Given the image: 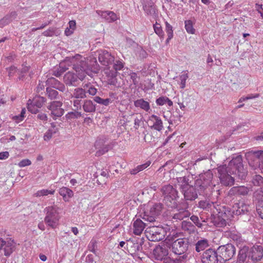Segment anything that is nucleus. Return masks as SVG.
I'll list each match as a JSON object with an SVG mask.
<instances>
[{
    "mask_svg": "<svg viewBox=\"0 0 263 263\" xmlns=\"http://www.w3.org/2000/svg\"><path fill=\"white\" fill-rule=\"evenodd\" d=\"M73 65V69L78 74L77 77L71 72L66 73L64 77V81L66 84L68 85H75L77 81V78L83 80L86 74H88V66L86 63V59L80 54H76L74 57H67L65 60L60 63L58 71H54V75L56 77L60 76L62 73L65 72L68 67L67 66Z\"/></svg>",
    "mask_w": 263,
    "mask_h": 263,
    "instance_id": "1",
    "label": "nucleus"
},
{
    "mask_svg": "<svg viewBox=\"0 0 263 263\" xmlns=\"http://www.w3.org/2000/svg\"><path fill=\"white\" fill-rule=\"evenodd\" d=\"M242 160L240 156L233 158L229 163L228 166L223 165L217 168L218 177L220 182L224 185H232L234 179L228 173L237 175L239 178L244 179L247 174V170L242 165Z\"/></svg>",
    "mask_w": 263,
    "mask_h": 263,
    "instance_id": "2",
    "label": "nucleus"
},
{
    "mask_svg": "<svg viewBox=\"0 0 263 263\" xmlns=\"http://www.w3.org/2000/svg\"><path fill=\"white\" fill-rule=\"evenodd\" d=\"M239 260L244 261L248 257L253 261L260 260L263 256V247L261 245H254L249 250L247 247L241 248L238 254Z\"/></svg>",
    "mask_w": 263,
    "mask_h": 263,
    "instance_id": "3",
    "label": "nucleus"
},
{
    "mask_svg": "<svg viewBox=\"0 0 263 263\" xmlns=\"http://www.w3.org/2000/svg\"><path fill=\"white\" fill-rule=\"evenodd\" d=\"M45 210L46 215L45 217V223L52 229L57 228L59 224L60 216L59 212V208L55 205L47 207Z\"/></svg>",
    "mask_w": 263,
    "mask_h": 263,
    "instance_id": "4",
    "label": "nucleus"
},
{
    "mask_svg": "<svg viewBox=\"0 0 263 263\" xmlns=\"http://www.w3.org/2000/svg\"><path fill=\"white\" fill-rule=\"evenodd\" d=\"M246 157L251 167L263 172V151H249L246 153Z\"/></svg>",
    "mask_w": 263,
    "mask_h": 263,
    "instance_id": "5",
    "label": "nucleus"
},
{
    "mask_svg": "<svg viewBox=\"0 0 263 263\" xmlns=\"http://www.w3.org/2000/svg\"><path fill=\"white\" fill-rule=\"evenodd\" d=\"M177 181L179 186L182 190L186 200H193L197 197L196 189L188 184L185 177H180L177 179Z\"/></svg>",
    "mask_w": 263,
    "mask_h": 263,
    "instance_id": "6",
    "label": "nucleus"
},
{
    "mask_svg": "<svg viewBox=\"0 0 263 263\" xmlns=\"http://www.w3.org/2000/svg\"><path fill=\"white\" fill-rule=\"evenodd\" d=\"M154 258L158 260H163L164 263H180V259H173L168 256V250L164 245L157 246L153 251Z\"/></svg>",
    "mask_w": 263,
    "mask_h": 263,
    "instance_id": "7",
    "label": "nucleus"
},
{
    "mask_svg": "<svg viewBox=\"0 0 263 263\" xmlns=\"http://www.w3.org/2000/svg\"><path fill=\"white\" fill-rule=\"evenodd\" d=\"M165 203L172 208L177 207V191L171 185H165L162 189Z\"/></svg>",
    "mask_w": 263,
    "mask_h": 263,
    "instance_id": "8",
    "label": "nucleus"
},
{
    "mask_svg": "<svg viewBox=\"0 0 263 263\" xmlns=\"http://www.w3.org/2000/svg\"><path fill=\"white\" fill-rule=\"evenodd\" d=\"M216 252L219 258V261H226L231 259L236 252L235 247L231 243L219 246Z\"/></svg>",
    "mask_w": 263,
    "mask_h": 263,
    "instance_id": "9",
    "label": "nucleus"
},
{
    "mask_svg": "<svg viewBox=\"0 0 263 263\" xmlns=\"http://www.w3.org/2000/svg\"><path fill=\"white\" fill-rule=\"evenodd\" d=\"M145 233L147 237L153 241L162 240L166 234V231L163 228L157 226H150L147 228Z\"/></svg>",
    "mask_w": 263,
    "mask_h": 263,
    "instance_id": "10",
    "label": "nucleus"
},
{
    "mask_svg": "<svg viewBox=\"0 0 263 263\" xmlns=\"http://www.w3.org/2000/svg\"><path fill=\"white\" fill-rule=\"evenodd\" d=\"M213 174L210 171L206 172L200 177V179L196 181V186L198 188L199 194L203 192L212 183Z\"/></svg>",
    "mask_w": 263,
    "mask_h": 263,
    "instance_id": "11",
    "label": "nucleus"
},
{
    "mask_svg": "<svg viewBox=\"0 0 263 263\" xmlns=\"http://www.w3.org/2000/svg\"><path fill=\"white\" fill-rule=\"evenodd\" d=\"M188 247V241L185 238L177 239L172 243V251L177 255H181L185 253Z\"/></svg>",
    "mask_w": 263,
    "mask_h": 263,
    "instance_id": "12",
    "label": "nucleus"
},
{
    "mask_svg": "<svg viewBox=\"0 0 263 263\" xmlns=\"http://www.w3.org/2000/svg\"><path fill=\"white\" fill-rule=\"evenodd\" d=\"M162 209V204L156 203L154 204L149 209V211L145 212L143 219L150 222L155 221L156 217L160 214Z\"/></svg>",
    "mask_w": 263,
    "mask_h": 263,
    "instance_id": "13",
    "label": "nucleus"
},
{
    "mask_svg": "<svg viewBox=\"0 0 263 263\" xmlns=\"http://www.w3.org/2000/svg\"><path fill=\"white\" fill-rule=\"evenodd\" d=\"M115 71L105 72L107 76L108 77V83L110 85H116L117 82L116 77L117 76V71L121 70L124 67V63L122 60H116L114 64Z\"/></svg>",
    "mask_w": 263,
    "mask_h": 263,
    "instance_id": "14",
    "label": "nucleus"
},
{
    "mask_svg": "<svg viewBox=\"0 0 263 263\" xmlns=\"http://www.w3.org/2000/svg\"><path fill=\"white\" fill-rule=\"evenodd\" d=\"M98 60L100 63L104 66H108L115 61V58L111 53L105 50L98 51Z\"/></svg>",
    "mask_w": 263,
    "mask_h": 263,
    "instance_id": "15",
    "label": "nucleus"
},
{
    "mask_svg": "<svg viewBox=\"0 0 263 263\" xmlns=\"http://www.w3.org/2000/svg\"><path fill=\"white\" fill-rule=\"evenodd\" d=\"M218 256L216 252L212 249L206 250L202 254V263H217L219 260Z\"/></svg>",
    "mask_w": 263,
    "mask_h": 263,
    "instance_id": "16",
    "label": "nucleus"
},
{
    "mask_svg": "<svg viewBox=\"0 0 263 263\" xmlns=\"http://www.w3.org/2000/svg\"><path fill=\"white\" fill-rule=\"evenodd\" d=\"M62 103L60 101H53L48 106V108L51 111L53 119L62 116L64 114V109L61 108Z\"/></svg>",
    "mask_w": 263,
    "mask_h": 263,
    "instance_id": "17",
    "label": "nucleus"
},
{
    "mask_svg": "<svg viewBox=\"0 0 263 263\" xmlns=\"http://www.w3.org/2000/svg\"><path fill=\"white\" fill-rule=\"evenodd\" d=\"M147 124L151 128L158 131L161 130L163 127V123L160 118L154 115L149 117Z\"/></svg>",
    "mask_w": 263,
    "mask_h": 263,
    "instance_id": "18",
    "label": "nucleus"
},
{
    "mask_svg": "<svg viewBox=\"0 0 263 263\" xmlns=\"http://www.w3.org/2000/svg\"><path fill=\"white\" fill-rule=\"evenodd\" d=\"M96 12L98 15L108 22H114L119 18L117 14L112 11L97 10Z\"/></svg>",
    "mask_w": 263,
    "mask_h": 263,
    "instance_id": "19",
    "label": "nucleus"
},
{
    "mask_svg": "<svg viewBox=\"0 0 263 263\" xmlns=\"http://www.w3.org/2000/svg\"><path fill=\"white\" fill-rule=\"evenodd\" d=\"M4 254L5 256H9L14 251L15 249V243L13 240L11 238L7 239L4 240V245H3Z\"/></svg>",
    "mask_w": 263,
    "mask_h": 263,
    "instance_id": "20",
    "label": "nucleus"
},
{
    "mask_svg": "<svg viewBox=\"0 0 263 263\" xmlns=\"http://www.w3.org/2000/svg\"><path fill=\"white\" fill-rule=\"evenodd\" d=\"M249 210V206L243 202L235 203L233 206V213L235 215L245 214Z\"/></svg>",
    "mask_w": 263,
    "mask_h": 263,
    "instance_id": "21",
    "label": "nucleus"
},
{
    "mask_svg": "<svg viewBox=\"0 0 263 263\" xmlns=\"http://www.w3.org/2000/svg\"><path fill=\"white\" fill-rule=\"evenodd\" d=\"M59 193L65 202L69 201L74 195L73 192L71 190L65 186L59 189Z\"/></svg>",
    "mask_w": 263,
    "mask_h": 263,
    "instance_id": "22",
    "label": "nucleus"
},
{
    "mask_svg": "<svg viewBox=\"0 0 263 263\" xmlns=\"http://www.w3.org/2000/svg\"><path fill=\"white\" fill-rule=\"evenodd\" d=\"M146 224L144 223L141 219H137L133 223V232L135 235H140L144 228Z\"/></svg>",
    "mask_w": 263,
    "mask_h": 263,
    "instance_id": "23",
    "label": "nucleus"
},
{
    "mask_svg": "<svg viewBox=\"0 0 263 263\" xmlns=\"http://www.w3.org/2000/svg\"><path fill=\"white\" fill-rule=\"evenodd\" d=\"M249 191L248 189L244 186H234L230 191V194L237 195H246Z\"/></svg>",
    "mask_w": 263,
    "mask_h": 263,
    "instance_id": "24",
    "label": "nucleus"
},
{
    "mask_svg": "<svg viewBox=\"0 0 263 263\" xmlns=\"http://www.w3.org/2000/svg\"><path fill=\"white\" fill-rule=\"evenodd\" d=\"M58 127L53 123H51L50 128L44 134V140L49 141L54 134L58 133Z\"/></svg>",
    "mask_w": 263,
    "mask_h": 263,
    "instance_id": "25",
    "label": "nucleus"
},
{
    "mask_svg": "<svg viewBox=\"0 0 263 263\" xmlns=\"http://www.w3.org/2000/svg\"><path fill=\"white\" fill-rule=\"evenodd\" d=\"M195 24V21L187 20L184 21V28L186 31L191 34H194L196 33V29L194 27Z\"/></svg>",
    "mask_w": 263,
    "mask_h": 263,
    "instance_id": "26",
    "label": "nucleus"
},
{
    "mask_svg": "<svg viewBox=\"0 0 263 263\" xmlns=\"http://www.w3.org/2000/svg\"><path fill=\"white\" fill-rule=\"evenodd\" d=\"M134 105L136 107H140L146 111H148L150 109L149 103L143 99L135 101L134 102Z\"/></svg>",
    "mask_w": 263,
    "mask_h": 263,
    "instance_id": "27",
    "label": "nucleus"
},
{
    "mask_svg": "<svg viewBox=\"0 0 263 263\" xmlns=\"http://www.w3.org/2000/svg\"><path fill=\"white\" fill-rule=\"evenodd\" d=\"M83 108L85 112H92L96 110L95 105L93 104L91 100H85L84 102Z\"/></svg>",
    "mask_w": 263,
    "mask_h": 263,
    "instance_id": "28",
    "label": "nucleus"
},
{
    "mask_svg": "<svg viewBox=\"0 0 263 263\" xmlns=\"http://www.w3.org/2000/svg\"><path fill=\"white\" fill-rule=\"evenodd\" d=\"M181 228L182 230L189 233H191L195 231V227L190 221H183L181 223Z\"/></svg>",
    "mask_w": 263,
    "mask_h": 263,
    "instance_id": "29",
    "label": "nucleus"
},
{
    "mask_svg": "<svg viewBox=\"0 0 263 263\" xmlns=\"http://www.w3.org/2000/svg\"><path fill=\"white\" fill-rule=\"evenodd\" d=\"M156 103L157 105L162 106L164 104H167V105L170 107L173 106V102L168 99L167 97L162 96L157 99L156 100Z\"/></svg>",
    "mask_w": 263,
    "mask_h": 263,
    "instance_id": "30",
    "label": "nucleus"
},
{
    "mask_svg": "<svg viewBox=\"0 0 263 263\" xmlns=\"http://www.w3.org/2000/svg\"><path fill=\"white\" fill-rule=\"evenodd\" d=\"M16 13L14 12H11L10 15H6L1 20H0V27L3 28L5 26L9 24L14 18Z\"/></svg>",
    "mask_w": 263,
    "mask_h": 263,
    "instance_id": "31",
    "label": "nucleus"
},
{
    "mask_svg": "<svg viewBox=\"0 0 263 263\" xmlns=\"http://www.w3.org/2000/svg\"><path fill=\"white\" fill-rule=\"evenodd\" d=\"M252 183L256 186H260V192L263 196V177L259 175H255L252 180Z\"/></svg>",
    "mask_w": 263,
    "mask_h": 263,
    "instance_id": "32",
    "label": "nucleus"
},
{
    "mask_svg": "<svg viewBox=\"0 0 263 263\" xmlns=\"http://www.w3.org/2000/svg\"><path fill=\"white\" fill-rule=\"evenodd\" d=\"M54 193V190L42 189L34 193L33 196L36 197H40L47 196L49 194L53 195Z\"/></svg>",
    "mask_w": 263,
    "mask_h": 263,
    "instance_id": "33",
    "label": "nucleus"
},
{
    "mask_svg": "<svg viewBox=\"0 0 263 263\" xmlns=\"http://www.w3.org/2000/svg\"><path fill=\"white\" fill-rule=\"evenodd\" d=\"M178 213H176L173 216V218L176 219L182 220L184 218L187 217L190 215V213L186 210H180Z\"/></svg>",
    "mask_w": 263,
    "mask_h": 263,
    "instance_id": "34",
    "label": "nucleus"
},
{
    "mask_svg": "<svg viewBox=\"0 0 263 263\" xmlns=\"http://www.w3.org/2000/svg\"><path fill=\"white\" fill-rule=\"evenodd\" d=\"M72 96L77 99H83L86 97V92L81 88H77L74 90Z\"/></svg>",
    "mask_w": 263,
    "mask_h": 263,
    "instance_id": "35",
    "label": "nucleus"
},
{
    "mask_svg": "<svg viewBox=\"0 0 263 263\" xmlns=\"http://www.w3.org/2000/svg\"><path fill=\"white\" fill-rule=\"evenodd\" d=\"M189 78L188 74L186 71L183 72L179 76V79L180 81L179 85L180 86V88L181 89H183L185 88L186 85V81Z\"/></svg>",
    "mask_w": 263,
    "mask_h": 263,
    "instance_id": "36",
    "label": "nucleus"
},
{
    "mask_svg": "<svg viewBox=\"0 0 263 263\" xmlns=\"http://www.w3.org/2000/svg\"><path fill=\"white\" fill-rule=\"evenodd\" d=\"M76 23L74 21H70L69 22V27H67L65 30V34L67 36L70 35L76 29Z\"/></svg>",
    "mask_w": 263,
    "mask_h": 263,
    "instance_id": "37",
    "label": "nucleus"
},
{
    "mask_svg": "<svg viewBox=\"0 0 263 263\" xmlns=\"http://www.w3.org/2000/svg\"><path fill=\"white\" fill-rule=\"evenodd\" d=\"M208 246V243L206 240H199L196 245V250L199 252L204 249Z\"/></svg>",
    "mask_w": 263,
    "mask_h": 263,
    "instance_id": "38",
    "label": "nucleus"
},
{
    "mask_svg": "<svg viewBox=\"0 0 263 263\" xmlns=\"http://www.w3.org/2000/svg\"><path fill=\"white\" fill-rule=\"evenodd\" d=\"M154 29L155 32L161 38L163 39L164 37V32L162 30L161 26L160 24L156 23L154 25Z\"/></svg>",
    "mask_w": 263,
    "mask_h": 263,
    "instance_id": "39",
    "label": "nucleus"
},
{
    "mask_svg": "<svg viewBox=\"0 0 263 263\" xmlns=\"http://www.w3.org/2000/svg\"><path fill=\"white\" fill-rule=\"evenodd\" d=\"M27 108L28 110L32 114H36L39 110V108L34 105L31 100H29L28 101Z\"/></svg>",
    "mask_w": 263,
    "mask_h": 263,
    "instance_id": "40",
    "label": "nucleus"
},
{
    "mask_svg": "<svg viewBox=\"0 0 263 263\" xmlns=\"http://www.w3.org/2000/svg\"><path fill=\"white\" fill-rule=\"evenodd\" d=\"M34 105L39 108H40L45 102V99L41 97H36L32 101Z\"/></svg>",
    "mask_w": 263,
    "mask_h": 263,
    "instance_id": "41",
    "label": "nucleus"
},
{
    "mask_svg": "<svg viewBox=\"0 0 263 263\" xmlns=\"http://www.w3.org/2000/svg\"><path fill=\"white\" fill-rule=\"evenodd\" d=\"M143 1L144 2H146L147 3H149L150 4H151L150 0H143ZM143 9L147 14H151L153 12H154V8L152 5H148V6L145 5L143 6Z\"/></svg>",
    "mask_w": 263,
    "mask_h": 263,
    "instance_id": "42",
    "label": "nucleus"
},
{
    "mask_svg": "<svg viewBox=\"0 0 263 263\" xmlns=\"http://www.w3.org/2000/svg\"><path fill=\"white\" fill-rule=\"evenodd\" d=\"M95 102L99 104H103L105 106L109 105L111 103V100L109 99H103L99 97H96L94 99Z\"/></svg>",
    "mask_w": 263,
    "mask_h": 263,
    "instance_id": "43",
    "label": "nucleus"
},
{
    "mask_svg": "<svg viewBox=\"0 0 263 263\" xmlns=\"http://www.w3.org/2000/svg\"><path fill=\"white\" fill-rule=\"evenodd\" d=\"M256 210L259 216L263 219V196L259 201L258 204L256 208Z\"/></svg>",
    "mask_w": 263,
    "mask_h": 263,
    "instance_id": "44",
    "label": "nucleus"
},
{
    "mask_svg": "<svg viewBox=\"0 0 263 263\" xmlns=\"http://www.w3.org/2000/svg\"><path fill=\"white\" fill-rule=\"evenodd\" d=\"M82 116L81 112L79 111H72L68 112L66 117L68 119H76L79 118Z\"/></svg>",
    "mask_w": 263,
    "mask_h": 263,
    "instance_id": "45",
    "label": "nucleus"
},
{
    "mask_svg": "<svg viewBox=\"0 0 263 263\" xmlns=\"http://www.w3.org/2000/svg\"><path fill=\"white\" fill-rule=\"evenodd\" d=\"M166 28L165 30L169 36V39H172L173 37V30L172 26L167 22H165Z\"/></svg>",
    "mask_w": 263,
    "mask_h": 263,
    "instance_id": "46",
    "label": "nucleus"
},
{
    "mask_svg": "<svg viewBox=\"0 0 263 263\" xmlns=\"http://www.w3.org/2000/svg\"><path fill=\"white\" fill-rule=\"evenodd\" d=\"M31 162L28 159H25L21 160L18 163V166L20 167H23L26 166L31 165Z\"/></svg>",
    "mask_w": 263,
    "mask_h": 263,
    "instance_id": "47",
    "label": "nucleus"
},
{
    "mask_svg": "<svg viewBox=\"0 0 263 263\" xmlns=\"http://www.w3.org/2000/svg\"><path fill=\"white\" fill-rule=\"evenodd\" d=\"M51 80L53 82H55V85H58L54 86L55 88L60 90L61 91H63L65 90V86L63 84H61L59 81L56 80L55 79H51Z\"/></svg>",
    "mask_w": 263,
    "mask_h": 263,
    "instance_id": "48",
    "label": "nucleus"
},
{
    "mask_svg": "<svg viewBox=\"0 0 263 263\" xmlns=\"http://www.w3.org/2000/svg\"><path fill=\"white\" fill-rule=\"evenodd\" d=\"M47 90L48 91V96L49 97H50L51 99L56 98L58 95V92L57 90L48 88L47 89Z\"/></svg>",
    "mask_w": 263,
    "mask_h": 263,
    "instance_id": "49",
    "label": "nucleus"
},
{
    "mask_svg": "<svg viewBox=\"0 0 263 263\" xmlns=\"http://www.w3.org/2000/svg\"><path fill=\"white\" fill-rule=\"evenodd\" d=\"M151 162L150 161H147L146 163L143 164H141V165H139L138 166H137V168L139 170V172H141L142 171H143V170L145 169L146 168H147L148 166H149V165L151 164Z\"/></svg>",
    "mask_w": 263,
    "mask_h": 263,
    "instance_id": "50",
    "label": "nucleus"
},
{
    "mask_svg": "<svg viewBox=\"0 0 263 263\" xmlns=\"http://www.w3.org/2000/svg\"><path fill=\"white\" fill-rule=\"evenodd\" d=\"M9 76H13L17 71L16 68L15 66H11L8 68Z\"/></svg>",
    "mask_w": 263,
    "mask_h": 263,
    "instance_id": "51",
    "label": "nucleus"
},
{
    "mask_svg": "<svg viewBox=\"0 0 263 263\" xmlns=\"http://www.w3.org/2000/svg\"><path fill=\"white\" fill-rule=\"evenodd\" d=\"M130 78L133 80L134 84L135 85L137 84L138 83V81L137 80L138 77L137 74L135 72H132L130 73Z\"/></svg>",
    "mask_w": 263,
    "mask_h": 263,
    "instance_id": "52",
    "label": "nucleus"
},
{
    "mask_svg": "<svg viewBox=\"0 0 263 263\" xmlns=\"http://www.w3.org/2000/svg\"><path fill=\"white\" fill-rule=\"evenodd\" d=\"M24 118L22 117L20 115L17 116H14L12 117V119L16 123H18L24 120Z\"/></svg>",
    "mask_w": 263,
    "mask_h": 263,
    "instance_id": "53",
    "label": "nucleus"
},
{
    "mask_svg": "<svg viewBox=\"0 0 263 263\" xmlns=\"http://www.w3.org/2000/svg\"><path fill=\"white\" fill-rule=\"evenodd\" d=\"M9 154L8 152L0 153V160H5L8 158Z\"/></svg>",
    "mask_w": 263,
    "mask_h": 263,
    "instance_id": "54",
    "label": "nucleus"
},
{
    "mask_svg": "<svg viewBox=\"0 0 263 263\" xmlns=\"http://www.w3.org/2000/svg\"><path fill=\"white\" fill-rule=\"evenodd\" d=\"M97 91V90L96 88H95L93 86H90L89 87V89L88 90V92L92 96H94L96 94Z\"/></svg>",
    "mask_w": 263,
    "mask_h": 263,
    "instance_id": "55",
    "label": "nucleus"
},
{
    "mask_svg": "<svg viewBox=\"0 0 263 263\" xmlns=\"http://www.w3.org/2000/svg\"><path fill=\"white\" fill-rule=\"evenodd\" d=\"M37 118H39V119H40L42 121H46L47 120L48 117H47V116L45 114L41 113V114H39L37 115Z\"/></svg>",
    "mask_w": 263,
    "mask_h": 263,
    "instance_id": "56",
    "label": "nucleus"
},
{
    "mask_svg": "<svg viewBox=\"0 0 263 263\" xmlns=\"http://www.w3.org/2000/svg\"><path fill=\"white\" fill-rule=\"evenodd\" d=\"M54 34V31L53 29H49L48 30H46L43 32V34L45 36H51L53 35Z\"/></svg>",
    "mask_w": 263,
    "mask_h": 263,
    "instance_id": "57",
    "label": "nucleus"
},
{
    "mask_svg": "<svg viewBox=\"0 0 263 263\" xmlns=\"http://www.w3.org/2000/svg\"><path fill=\"white\" fill-rule=\"evenodd\" d=\"M95 245H96V243L94 241H90L89 246H88V248H89V250L91 251V252H95Z\"/></svg>",
    "mask_w": 263,
    "mask_h": 263,
    "instance_id": "58",
    "label": "nucleus"
},
{
    "mask_svg": "<svg viewBox=\"0 0 263 263\" xmlns=\"http://www.w3.org/2000/svg\"><path fill=\"white\" fill-rule=\"evenodd\" d=\"M73 105L77 108H81V101L79 100H76L73 101Z\"/></svg>",
    "mask_w": 263,
    "mask_h": 263,
    "instance_id": "59",
    "label": "nucleus"
},
{
    "mask_svg": "<svg viewBox=\"0 0 263 263\" xmlns=\"http://www.w3.org/2000/svg\"><path fill=\"white\" fill-rule=\"evenodd\" d=\"M259 95L257 93V94H255V95H250L248 96H247V100H249V99H255V98H257L258 97H259Z\"/></svg>",
    "mask_w": 263,
    "mask_h": 263,
    "instance_id": "60",
    "label": "nucleus"
},
{
    "mask_svg": "<svg viewBox=\"0 0 263 263\" xmlns=\"http://www.w3.org/2000/svg\"><path fill=\"white\" fill-rule=\"evenodd\" d=\"M256 9L259 13L261 10H262V4H256Z\"/></svg>",
    "mask_w": 263,
    "mask_h": 263,
    "instance_id": "61",
    "label": "nucleus"
},
{
    "mask_svg": "<svg viewBox=\"0 0 263 263\" xmlns=\"http://www.w3.org/2000/svg\"><path fill=\"white\" fill-rule=\"evenodd\" d=\"M130 172L131 174L135 175L140 172H139V170L138 169L137 167H136V168L131 170L130 171Z\"/></svg>",
    "mask_w": 263,
    "mask_h": 263,
    "instance_id": "62",
    "label": "nucleus"
},
{
    "mask_svg": "<svg viewBox=\"0 0 263 263\" xmlns=\"http://www.w3.org/2000/svg\"><path fill=\"white\" fill-rule=\"evenodd\" d=\"M71 231L75 235H77L79 233V230L77 227H72Z\"/></svg>",
    "mask_w": 263,
    "mask_h": 263,
    "instance_id": "63",
    "label": "nucleus"
},
{
    "mask_svg": "<svg viewBox=\"0 0 263 263\" xmlns=\"http://www.w3.org/2000/svg\"><path fill=\"white\" fill-rule=\"evenodd\" d=\"M191 220L194 222V223H195L197 222V221H199V218L197 216H192L191 217Z\"/></svg>",
    "mask_w": 263,
    "mask_h": 263,
    "instance_id": "64",
    "label": "nucleus"
}]
</instances>
